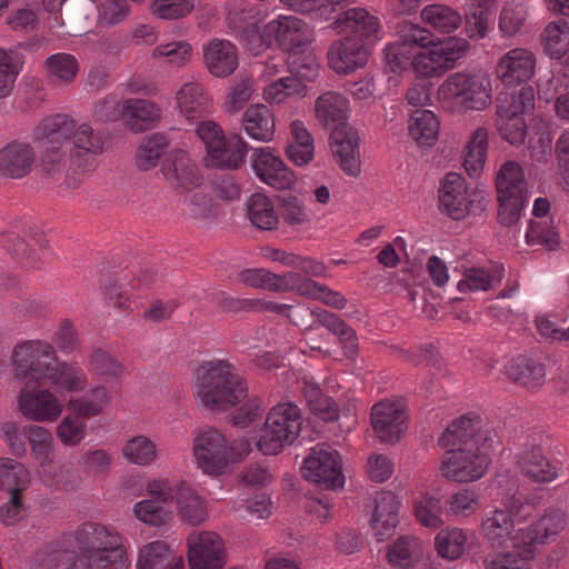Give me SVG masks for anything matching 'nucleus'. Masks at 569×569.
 <instances>
[{"mask_svg":"<svg viewBox=\"0 0 569 569\" xmlns=\"http://www.w3.org/2000/svg\"><path fill=\"white\" fill-rule=\"evenodd\" d=\"M12 361L16 378L27 379V388L56 386L68 391L83 388L73 367L59 363L53 348L40 341L19 343L13 350Z\"/></svg>","mask_w":569,"mask_h":569,"instance_id":"1","label":"nucleus"},{"mask_svg":"<svg viewBox=\"0 0 569 569\" xmlns=\"http://www.w3.org/2000/svg\"><path fill=\"white\" fill-rule=\"evenodd\" d=\"M248 388L227 360L206 361L197 369V395L210 410L224 411L247 397Z\"/></svg>","mask_w":569,"mask_h":569,"instance_id":"2","label":"nucleus"},{"mask_svg":"<svg viewBox=\"0 0 569 569\" xmlns=\"http://www.w3.org/2000/svg\"><path fill=\"white\" fill-rule=\"evenodd\" d=\"M500 503L501 508H497L492 516L481 523L483 538L492 548H500L508 540L513 543L515 523L528 520L536 511L535 499L517 489L505 492Z\"/></svg>","mask_w":569,"mask_h":569,"instance_id":"3","label":"nucleus"},{"mask_svg":"<svg viewBox=\"0 0 569 569\" xmlns=\"http://www.w3.org/2000/svg\"><path fill=\"white\" fill-rule=\"evenodd\" d=\"M302 426L301 411L291 402L279 403L268 413L262 435L257 442L264 455H277L284 446L291 445Z\"/></svg>","mask_w":569,"mask_h":569,"instance_id":"4","label":"nucleus"},{"mask_svg":"<svg viewBox=\"0 0 569 569\" xmlns=\"http://www.w3.org/2000/svg\"><path fill=\"white\" fill-rule=\"evenodd\" d=\"M439 96L465 110L480 111L491 103V83L481 74L456 72L440 86Z\"/></svg>","mask_w":569,"mask_h":569,"instance_id":"5","label":"nucleus"},{"mask_svg":"<svg viewBox=\"0 0 569 569\" xmlns=\"http://www.w3.org/2000/svg\"><path fill=\"white\" fill-rule=\"evenodd\" d=\"M430 49L412 53L415 70L425 77H439L452 69L469 49V42L462 38L449 37L438 40Z\"/></svg>","mask_w":569,"mask_h":569,"instance_id":"6","label":"nucleus"},{"mask_svg":"<svg viewBox=\"0 0 569 569\" xmlns=\"http://www.w3.org/2000/svg\"><path fill=\"white\" fill-rule=\"evenodd\" d=\"M430 49L412 53L415 70L425 77H439L452 69L469 49V42L462 38L449 37L438 40Z\"/></svg>","mask_w":569,"mask_h":569,"instance_id":"7","label":"nucleus"},{"mask_svg":"<svg viewBox=\"0 0 569 569\" xmlns=\"http://www.w3.org/2000/svg\"><path fill=\"white\" fill-rule=\"evenodd\" d=\"M302 476L325 490H336L345 485L341 460L338 451L329 447H317L305 459Z\"/></svg>","mask_w":569,"mask_h":569,"instance_id":"8","label":"nucleus"},{"mask_svg":"<svg viewBox=\"0 0 569 569\" xmlns=\"http://www.w3.org/2000/svg\"><path fill=\"white\" fill-rule=\"evenodd\" d=\"M490 463L489 457L480 449H449L445 452L441 463V476L455 482H471L480 479Z\"/></svg>","mask_w":569,"mask_h":569,"instance_id":"9","label":"nucleus"},{"mask_svg":"<svg viewBox=\"0 0 569 569\" xmlns=\"http://www.w3.org/2000/svg\"><path fill=\"white\" fill-rule=\"evenodd\" d=\"M193 451L199 468L209 476L219 477L230 466L227 440L217 429L201 432L194 439Z\"/></svg>","mask_w":569,"mask_h":569,"instance_id":"10","label":"nucleus"},{"mask_svg":"<svg viewBox=\"0 0 569 569\" xmlns=\"http://www.w3.org/2000/svg\"><path fill=\"white\" fill-rule=\"evenodd\" d=\"M190 569H222L226 565V548L222 539L211 531L188 538Z\"/></svg>","mask_w":569,"mask_h":569,"instance_id":"11","label":"nucleus"},{"mask_svg":"<svg viewBox=\"0 0 569 569\" xmlns=\"http://www.w3.org/2000/svg\"><path fill=\"white\" fill-rule=\"evenodd\" d=\"M267 36H272L278 46L292 56L303 53L311 42L309 26L295 17H281L267 23Z\"/></svg>","mask_w":569,"mask_h":569,"instance_id":"12","label":"nucleus"},{"mask_svg":"<svg viewBox=\"0 0 569 569\" xmlns=\"http://www.w3.org/2000/svg\"><path fill=\"white\" fill-rule=\"evenodd\" d=\"M370 49L356 37L333 41L327 52L328 66L339 74H348L368 62Z\"/></svg>","mask_w":569,"mask_h":569,"instance_id":"13","label":"nucleus"},{"mask_svg":"<svg viewBox=\"0 0 569 569\" xmlns=\"http://www.w3.org/2000/svg\"><path fill=\"white\" fill-rule=\"evenodd\" d=\"M252 168L263 182L277 190L291 189L297 181L296 174L269 148L254 150Z\"/></svg>","mask_w":569,"mask_h":569,"instance_id":"14","label":"nucleus"},{"mask_svg":"<svg viewBox=\"0 0 569 569\" xmlns=\"http://www.w3.org/2000/svg\"><path fill=\"white\" fill-rule=\"evenodd\" d=\"M565 527V512L560 509H549L537 522L516 531L513 547L528 546L535 553L537 545H545L549 537L558 535Z\"/></svg>","mask_w":569,"mask_h":569,"instance_id":"15","label":"nucleus"},{"mask_svg":"<svg viewBox=\"0 0 569 569\" xmlns=\"http://www.w3.org/2000/svg\"><path fill=\"white\" fill-rule=\"evenodd\" d=\"M162 173L173 189L190 191L202 182L198 166L183 150H173L162 162Z\"/></svg>","mask_w":569,"mask_h":569,"instance_id":"16","label":"nucleus"},{"mask_svg":"<svg viewBox=\"0 0 569 569\" xmlns=\"http://www.w3.org/2000/svg\"><path fill=\"white\" fill-rule=\"evenodd\" d=\"M407 415L395 402H379L372 407L371 426L381 442L396 443L407 429Z\"/></svg>","mask_w":569,"mask_h":569,"instance_id":"17","label":"nucleus"},{"mask_svg":"<svg viewBox=\"0 0 569 569\" xmlns=\"http://www.w3.org/2000/svg\"><path fill=\"white\" fill-rule=\"evenodd\" d=\"M21 389L18 405L24 417L33 421H54L62 411V405L49 390Z\"/></svg>","mask_w":569,"mask_h":569,"instance_id":"18","label":"nucleus"},{"mask_svg":"<svg viewBox=\"0 0 569 569\" xmlns=\"http://www.w3.org/2000/svg\"><path fill=\"white\" fill-rule=\"evenodd\" d=\"M335 29L341 33L349 31L347 37H356L368 49L377 40L379 21L377 17L363 8H351L341 12L333 22Z\"/></svg>","mask_w":569,"mask_h":569,"instance_id":"19","label":"nucleus"},{"mask_svg":"<svg viewBox=\"0 0 569 569\" xmlns=\"http://www.w3.org/2000/svg\"><path fill=\"white\" fill-rule=\"evenodd\" d=\"M439 201L440 207L455 220L463 219L472 212L473 200L468 199L465 179L457 172L446 174L439 189Z\"/></svg>","mask_w":569,"mask_h":569,"instance_id":"20","label":"nucleus"},{"mask_svg":"<svg viewBox=\"0 0 569 569\" xmlns=\"http://www.w3.org/2000/svg\"><path fill=\"white\" fill-rule=\"evenodd\" d=\"M535 67L536 60L531 52L525 49H513L500 59L497 74L507 87L528 84V80L533 76Z\"/></svg>","mask_w":569,"mask_h":569,"instance_id":"21","label":"nucleus"},{"mask_svg":"<svg viewBox=\"0 0 569 569\" xmlns=\"http://www.w3.org/2000/svg\"><path fill=\"white\" fill-rule=\"evenodd\" d=\"M480 419L476 417V423L467 416L453 421L439 438V445L442 448L451 447V449L477 450L480 443L487 441L480 431L478 425Z\"/></svg>","mask_w":569,"mask_h":569,"instance_id":"22","label":"nucleus"},{"mask_svg":"<svg viewBox=\"0 0 569 569\" xmlns=\"http://www.w3.org/2000/svg\"><path fill=\"white\" fill-rule=\"evenodd\" d=\"M77 539L87 546V551L113 552L114 558L126 555L122 538L99 523H83L77 531Z\"/></svg>","mask_w":569,"mask_h":569,"instance_id":"23","label":"nucleus"},{"mask_svg":"<svg viewBox=\"0 0 569 569\" xmlns=\"http://www.w3.org/2000/svg\"><path fill=\"white\" fill-rule=\"evenodd\" d=\"M34 151L29 143L12 141L0 149V173L10 179L26 177L32 168Z\"/></svg>","mask_w":569,"mask_h":569,"instance_id":"24","label":"nucleus"},{"mask_svg":"<svg viewBox=\"0 0 569 569\" xmlns=\"http://www.w3.org/2000/svg\"><path fill=\"white\" fill-rule=\"evenodd\" d=\"M70 160L78 167L87 168L94 157L102 152L103 141L88 124L73 130L68 148Z\"/></svg>","mask_w":569,"mask_h":569,"instance_id":"25","label":"nucleus"},{"mask_svg":"<svg viewBox=\"0 0 569 569\" xmlns=\"http://www.w3.org/2000/svg\"><path fill=\"white\" fill-rule=\"evenodd\" d=\"M126 126L134 133L154 128L161 121V109L152 101L129 99L122 108Z\"/></svg>","mask_w":569,"mask_h":569,"instance_id":"26","label":"nucleus"},{"mask_svg":"<svg viewBox=\"0 0 569 569\" xmlns=\"http://www.w3.org/2000/svg\"><path fill=\"white\" fill-rule=\"evenodd\" d=\"M376 508L371 518V526L378 540H386L395 533L399 523V501L391 491H381L376 497Z\"/></svg>","mask_w":569,"mask_h":569,"instance_id":"27","label":"nucleus"},{"mask_svg":"<svg viewBox=\"0 0 569 569\" xmlns=\"http://www.w3.org/2000/svg\"><path fill=\"white\" fill-rule=\"evenodd\" d=\"M311 313L317 317L319 325L338 337L343 356L349 360H355L359 352L356 330L336 313L327 310L312 311Z\"/></svg>","mask_w":569,"mask_h":569,"instance_id":"28","label":"nucleus"},{"mask_svg":"<svg viewBox=\"0 0 569 569\" xmlns=\"http://www.w3.org/2000/svg\"><path fill=\"white\" fill-rule=\"evenodd\" d=\"M203 58L208 70L216 77H227L238 66L236 48L227 40H212L204 48Z\"/></svg>","mask_w":569,"mask_h":569,"instance_id":"29","label":"nucleus"},{"mask_svg":"<svg viewBox=\"0 0 569 569\" xmlns=\"http://www.w3.org/2000/svg\"><path fill=\"white\" fill-rule=\"evenodd\" d=\"M242 123L249 138L269 142L276 130L274 117L266 104H252L243 113Z\"/></svg>","mask_w":569,"mask_h":569,"instance_id":"30","label":"nucleus"},{"mask_svg":"<svg viewBox=\"0 0 569 569\" xmlns=\"http://www.w3.org/2000/svg\"><path fill=\"white\" fill-rule=\"evenodd\" d=\"M176 500L178 512L183 522L190 526H200L207 520L206 502L184 481L177 486Z\"/></svg>","mask_w":569,"mask_h":569,"instance_id":"31","label":"nucleus"},{"mask_svg":"<svg viewBox=\"0 0 569 569\" xmlns=\"http://www.w3.org/2000/svg\"><path fill=\"white\" fill-rule=\"evenodd\" d=\"M535 90L530 84H522L507 92H501L497 98L496 112L511 116L531 114L535 110Z\"/></svg>","mask_w":569,"mask_h":569,"instance_id":"32","label":"nucleus"},{"mask_svg":"<svg viewBox=\"0 0 569 569\" xmlns=\"http://www.w3.org/2000/svg\"><path fill=\"white\" fill-rule=\"evenodd\" d=\"M399 39L396 47L399 54H412L413 50L428 49L439 40L431 31L409 21H402L397 26Z\"/></svg>","mask_w":569,"mask_h":569,"instance_id":"33","label":"nucleus"},{"mask_svg":"<svg viewBox=\"0 0 569 569\" xmlns=\"http://www.w3.org/2000/svg\"><path fill=\"white\" fill-rule=\"evenodd\" d=\"M440 122L430 110L418 109L410 119L409 134L419 146L431 147L438 139Z\"/></svg>","mask_w":569,"mask_h":569,"instance_id":"34","label":"nucleus"},{"mask_svg":"<svg viewBox=\"0 0 569 569\" xmlns=\"http://www.w3.org/2000/svg\"><path fill=\"white\" fill-rule=\"evenodd\" d=\"M347 110V99L342 94L331 91L321 94L315 106L316 118L325 127L330 123L346 122Z\"/></svg>","mask_w":569,"mask_h":569,"instance_id":"35","label":"nucleus"},{"mask_svg":"<svg viewBox=\"0 0 569 569\" xmlns=\"http://www.w3.org/2000/svg\"><path fill=\"white\" fill-rule=\"evenodd\" d=\"M518 465L522 473L535 482H551L557 478L555 468L550 466L538 447L525 451L520 456Z\"/></svg>","mask_w":569,"mask_h":569,"instance_id":"36","label":"nucleus"},{"mask_svg":"<svg viewBox=\"0 0 569 569\" xmlns=\"http://www.w3.org/2000/svg\"><path fill=\"white\" fill-rule=\"evenodd\" d=\"M247 214L251 223L261 230H273L279 222L272 201L261 192L248 199Z\"/></svg>","mask_w":569,"mask_h":569,"instance_id":"37","label":"nucleus"},{"mask_svg":"<svg viewBox=\"0 0 569 569\" xmlns=\"http://www.w3.org/2000/svg\"><path fill=\"white\" fill-rule=\"evenodd\" d=\"M493 126L500 139L513 147L522 146L528 136V124L522 116L496 112Z\"/></svg>","mask_w":569,"mask_h":569,"instance_id":"38","label":"nucleus"},{"mask_svg":"<svg viewBox=\"0 0 569 569\" xmlns=\"http://www.w3.org/2000/svg\"><path fill=\"white\" fill-rule=\"evenodd\" d=\"M488 130L479 127L466 147L463 167L470 177L479 176L483 168L488 149Z\"/></svg>","mask_w":569,"mask_h":569,"instance_id":"39","label":"nucleus"},{"mask_svg":"<svg viewBox=\"0 0 569 569\" xmlns=\"http://www.w3.org/2000/svg\"><path fill=\"white\" fill-rule=\"evenodd\" d=\"M303 396L311 412L326 422H333L339 419L340 408L338 403L321 389L312 383L303 387Z\"/></svg>","mask_w":569,"mask_h":569,"instance_id":"40","label":"nucleus"},{"mask_svg":"<svg viewBox=\"0 0 569 569\" xmlns=\"http://www.w3.org/2000/svg\"><path fill=\"white\" fill-rule=\"evenodd\" d=\"M168 148L169 139L163 133H152L143 138L136 156L137 167L143 171L154 168Z\"/></svg>","mask_w":569,"mask_h":569,"instance_id":"41","label":"nucleus"},{"mask_svg":"<svg viewBox=\"0 0 569 569\" xmlns=\"http://www.w3.org/2000/svg\"><path fill=\"white\" fill-rule=\"evenodd\" d=\"M76 128L73 120L64 114H57L47 118L39 127L41 139L46 144H57L62 142L68 148L72 132Z\"/></svg>","mask_w":569,"mask_h":569,"instance_id":"42","label":"nucleus"},{"mask_svg":"<svg viewBox=\"0 0 569 569\" xmlns=\"http://www.w3.org/2000/svg\"><path fill=\"white\" fill-rule=\"evenodd\" d=\"M545 51L552 59H561L569 51V22L560 19L550 22L542 34Z\"/></svg>","mask_w":569,"mask_h":569,"instance_id":"43","label":"nucleus"},{"mask_svg":"<svg viewBox=\"0 0 569 569\" xmlns=\"http://www.w3.org/2000/svg\"><path fill=\"white\" fill-rule=\"evenodd\" d=\"M497 193L502 194H526L527 182L525 180L523 170L516 161L505 162L496 177Z\"/></svg>","mask_w":569,"mask_h":569,"instance_id":"44","label":"nucleus"},{"mask_svg":"<svg viewBox=\"0 0 569 569\" xmlns=\"http://www.w3.org/2000/svg\"><path fill=\"white\" fill-rule=\"evenodd\" d=\"M23 435L29 440L36 460H38L41 466L51 463L53 438L50 431L43 427L30 425L23 428Z\"/></svg>","mask_w":569,"mask_h":569,"instance_id":"45","label":"nucleus"},{"mask_svg":"<svg viewBox=\"0 0 569 569\" xmlns=\"http://www.w3.org/2000/svg\"><path fill=\"white\" fill-rule=\"evenodd\" d=\"M421 18L435 29L447 33L456 30L462 21L459 12L442 4L426 7L421 11Z\"/></svg>","mask_w":569,"mask_h":569,"instance_id":"46","label":"nucleus"},{"mask_svg":"<svg viewBox=\"0 0 569 569\" xmlns=\"http://www.w3.org/2000/svg\"><path fill=\"white\" fill-rule=\"evenodd\" d=\"M509 378L530 389L540 386L545 378V368L531 359H520L508 368Z\"/></svg>","mask_w":569,"mask_h":569,"instance_id":"47","label":"nucleus"},{"mask_svg":"<svg viewBox=\"0 0 569 569\" xmlns=\"http://www.w3.org/2000/svg\"><path fill=\"white\" fill-rule=\"evenodd\" d=\"M133 513L138 520L153 527L169 523L173 512L154 499H144L133 506Z\"/></svg>","mask_w":569,"mask_h":569,"instance_id":"48","label":"nucleus"},{"mask_svg":"<svg viewBox=\"0 0 569 569\" xmlns=\"http://www.w3.org/2000/svg\"><path fill=\"white\" fill-rule=\"evenodd\" d=\"M219 150L222 158L211 159L212 164L218 168L234 170L242 166L248 148L246 141L236 134L229 139L226 138Z\"/></svg>","mask_w":569,"mask_h":569,"instance_id":"49","label":"nucleus"},{"mask_svg":"<svg viewBox=\"0 0 569 569\" xmlns=\"http://www.w3.org/2000/svg\"><path fill=\"white\" fill-rule=\"evenodd\" d=\"M30 473L20 462L9 458H0V489L14 490L16 487L27 489Z\"/></svg>","mask_w":569,"mask_h":569,"instance_id":"50","label":"nucleus"},{"mask_svg":"<svg viewBox=\"0 0 569 569\" xmlns=\"http://www.w3.org/2000/svg\"><path fill=\"white\" fill-rule=\"evenodd\" d=\"M194 0H151L150 13L161 20H180L193 11Z\"/></svg>","mask_w":569,"mask_h":569,"instance_id":"51","label":"nucleus"},{"mask_svg":"<svg viewBox=\"0 0 569 569\" xmlns=\"http://www.w3.org/2000/svg\"><path fill=\"white\" fill-rule=\"evenodd\" d=\"M466 541L467 536L461 529H441L436 537V549L442 558L457 559L462 555Z\"/></svg>","mask_w":569,"mask_h":569,"instance_id":"52","label":"nucleus"},{"mask_svg":"<svg viewBox=\"0 0 569 569\" xmlns=\"http://www.w3.org/2000/svg\"><path fill=\"white\" fill-rule=\"evenodd\" d=\"M306 93L307 84L295 74L279 79L264 89V98L267 101L276 103L282 102L286 97L293 94L303 97Z\"/></svg>","mask_w":569,"mask_h":569,"instance_id":"53","label":"nucleus"},{"mask_svg":"<svg viewBox=\"0 0 569 569\" xmlns=\"http://www.w3.org/2000/svg\"><path fill=\"white\" fill-rule=\"evenodd\" d=\"M46 67L49 76L64 83L72 82L79 71L77 59L72 54L62 52L48 57Z\"/></svg>","mask_w":569,"mask_h":569,"instance_id":"54","label":"nucleus"},{"mask_svg":"<svg viewBox=\"0 0 569 569\" xmlns=\"http://www.w3.org/2000/svg\"><path fill=\"white\" fill-rule=\"evenodd\" d=\"M415 515L420 525L439 528L442 525L443 515L441 500L432 496H423L415 503Z\"/></svg>","mask_w":569,"mask_h":569,"instance_id":"55","label":"nucleus"},{"mask_svg":"<svg viewBox=\"0 0 569 569\" xmlns=\"http://www.w3.org/2000/svg\"><path fill=\"white\" fill-rule=\"evenodd\" d=\"M21 66L11 53L0 48V99L12 94Z\"/></svg>","mask_w":569,"mask_h":569,"instance_id":"56","label":"nucleus"},{"mask_svg":"<svg viewBox=\"0 0 569 569\" xmlns=\"http://www.w3.org/2000/svg\"><path fill=\"white\" fill-rule=\"evenodd\" d=\"M515 552L499 553L486 561V569H528V562L533 558V552L528 546L513 547Z\"/></svg>","mask_w":569,"mask_h":569,"instance_id":"57","label":"nucleus"},{"mask_svg":"<svg viewBox=\"0 0 569 569\" xmlns=\"http://www.w3.org/2000/svg\"><path fill=\"white\" fill-rule=\"evenodd\" d=\"M526 194H502L498 193V221L500 224L510 227L518 222L521 210L525 207Z\"/></svg>","mask_w":569,"mask_h":569,"instance_id":"58","label":"nucleus"},{"mask_svg":"<svg viewBox=\"0 0 569 569\" xmlns=\"http://www.w3.org/2000/svg\"><path fill=\"white\" fill-rule=\"evenodd\" d=\"M202 89L198 83H186L177 93V102L180 111L186 114L188 119H194L201 111L203 103Z\"/></svg>","mask_w":569,"mask_h":569,"instance_id":"59","label":"nucleus"},{"mask_svg":"<svg viewBox=\"0 0 569 569\" xmlns=\"http://www.w3.org/2000/svg\"><path fill=\"white\" fill-rule=\"evenodd\" d=\"M170 558L169 545L163 541H153L140 549L137 568L157 569Z\"/></svg>","mask_w":569,"mask_h":569,"instance_id":"60","label":"nucleus"},{"mask_svg":"<svg viewBox=\"0 0 569 569\" xmlns=\"http://www.w3.org/2000/svg\"><path fill=\"white\" fill-rule=\"evenodd\" d=\"M122 451L128 460L137 465H149L156 459V445L143 436L129 440Z\"/></svg>","mask_w":569,"mask_h":569,"instance_id":"61","label":"nucleus"},{"mask_svg":"<svg viewBox=\"0 0 569 569\" xmlns=\"http://www.w3.org/2000/svg\"><path fill=\"white\" fill-rule=\"evenodd\" d=\"M419 543L417 539L408 536L399 537L387 552L388 561L393 566L407 568L412 563Z\"/></svg>","mask_w":569,"mask_h":569,"instance_id":"62","label":"nucleus"},{"mask_svg":"<svg viewBox=\"0 0 569 569\" xmlns=\"http://www.w3.org/2000/svg\"><path fill=\"white\" fill-rule=\"evenodd\" d=\"M196 132L206 144L210 159H221L222 156L219 148L222 146L226 137L220 126L213 121H202Z\"/></svg>","mask_w":569,"mask_h":569,"instance_id":"63","label":"nucleus"},{"mask_svg":"<svg viewBox=\"0 0 569 569\" xmlns=\"http://www.w3.org/2000/svg\"><path fill=\"white\" fill-rule=\"evenodd\" d=\"M84 566L89 569H128L126 555L114 558L113 552L86 551L78 567Z\"/></svg>","mask_w":569,"mask_h":569,"instance_id":"64","label":"nucleus"}]
</instances>
